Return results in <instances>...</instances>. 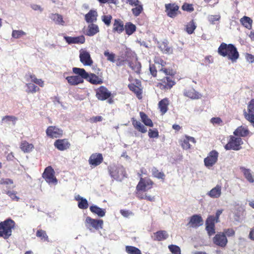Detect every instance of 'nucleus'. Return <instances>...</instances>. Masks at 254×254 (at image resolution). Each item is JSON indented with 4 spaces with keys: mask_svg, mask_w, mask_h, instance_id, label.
<instances>
[{
    "mask_svg": "<svg viewBox=\"0 0 254 254\" xmlns=\"http://www.w3.org/2000/svg\"><path fill=\"white\" fill-rule=\"evenodd\" d=\"M159 71L162 72L165 76L158 80L156 87L165 92L170 90L176 83L175 77L176 71L172 68L166 67L161 68Z\"/></svg>",
    "mask_w": 254,
    "mask_h": 254,
    "instance_id": "1",
    "label": "nucleus"
},
{
    "mask_svg": "<svg viewBox=\"0 0 254 254\" xmlns=\"http://www.w3.org/2000/svg\"><path fill=\"white\" fill-rule=\"evenodd\" d=\"M154 184L153 182L149 178L141 177L136 187L135 195L139 199H145L149 201L155 200L154 196L147 195L145 192L151 189Z\"/></svg>",
    "mask_w": 254,
    "mask_h": 254,
    "instance_id": "2",
    "label": "nucleus"
},
{
    "mask_svg": "<svg viewBox=\"0 0 254 254\" xmlns=\"http://www.w3.org/2000/svg\"><path fill=\"white\" fill-rule=\"evenodd\" d=\"M218 53L223 57H227L232 63L236 62L239 58L237 48L232 44L222 43L218 48Z\"/></svg>",
    "mask_w": 254,
    "mask_h": 254,
    "instance_id": "3",
    "label": "nucleus"
},
{
    "mask_svg": "<svg viewBox=\"0 0 254 254\" xmlns=\"http://www.w3.org/2000/svg\"><path fill=\"white\" fill-rule=\"evenodd\" d=\"M72 71L74 73L81 76L92 84L99 85L103 83V79L101 75L98 76L93 73H89L84 68L73 67Z\"/></svg>",
    "mask_w": 254,
    "mask_h": 254,
    "instance_id": "4",
    "label": "nucleus"
},
{
    "mask_svg": "<svg viewBox=\"0 0 254 254\" xmlns=\"http://www.w3.org/2000/svg\"><path fill=\"white\" fill-rule=\"evenodd\" d=\"M223 212V209L217 210L215 216L209 215L205 221V229L208 235L211 236L215 233V224L219 222V217Z\"/></svg>",
    "mask_w": 254,
    "mask_h": 254,
    "instance_id": "5",
    "label": "nucleus"
},
{
    "mask_svg": "<svg viewBox=\"0 0 254 254\" xmlns=\"http://www.w3.org/2000/svg\"><path fill=\"white\" fill-rule=\"evenodd\" d=\"M16 223L11 218H8L0 222V231L3 238L7 239L12 235V230L15 227Z\"/></svg>",
    "mask_w": 254,
    "mask_h": 254,
    "instance_id": "6",
    "label": "nucleus"
},
{
    "mask_svg": "<svg viewBox=\"0 0 254 254\" xmlns=\"http://www.w3.org/2000/svg\"><path fill=\"white\" fill-rule=\"evenodd\" d=\"M110 176L117 181H122L126 177L127 173L125 168L122 165H112L108 167Z\"/></svg>",
    "mask_w": 254,
    "mask_h": 254,
    "instance_id": "7",
    "label": "nucleus"
},
{
    "mask_svg": "<svg viewBox=\"0 0 254 254\" xmlns=\"http://www.w3.org/2000/svg\"><path fill=\"white\" fill-rule=\"evenodd\" d=\"M243 141L241 137L235 135H230L227 143L224 146L227 150H233L238 151L242 149Z\"/></svg>",
    "mask_w": 254,
    "mask_h": 254,
    "instance_id": "8",
    "label": "nucleus"
},
{
    "mask_svg": "<svg viewBox=\"0 0 254 254\" xmlns=\"http://www.w3.org/2000/svg\"><path fill=\"white\" fill-rule=\"evenodd\" d=\"M85 225L90 230L92 229L99 230L103 228V221L102 219H95L87 216L85 221Z\"/></svg>",
    "mask_w": 254,
    "mask_h": 254,
    "instance_id": "9",
    "label": "nucleus"
},
{
    "mask_svg": "<svg viewBox=\"0 0 254 254\" xmlns=\"http://www.w3.org/2000/svg\"><path fill=\"white\" fill-rule=\"evenodd\" d=\"M42 177L49 184L56 185L58 183V180L55 176V171L51 166L45 168Z\"/></svg>",
    "mask_w": 254,
    "mask_h": 254,
    "instance_id": "10",
    "label": "nucleus"
},
{
    "mask_svg": "<svg viewBox=\"0 0 254 254\" xmlns=\"http://www.w3.org/2000/svg\"><path fill=\"white\" fill-rule=\"evenodd\" d=\"M96 97L100 101L107 100L112 96L111 92L104 86H101L95 90Z\"/></svg>",
    "mask_w": 254,
    "mask_h": 254,
    "instance_id": "11",
    "label": "nucleus"
},
{
    "mask_svg": "<svg viewBox=\"0 0 254 254\" xmlns=\"http://www.w3.org/2000/svg\"><path fill=\"white\" fill-rule=\"evenodd\" d=\"M218 155V152L215 150L210 151L208 154L207 156L204 159L205 166L208 168H210L214 165L217 162Z\"/></svg>",
    "mask_w": 254,
    "mask_h": 254,
    "instance_id": "12",
    "label": "nucleus"
},
{
    "mask_svg": "<svg viewBox=\"0 0 254 254\" xmlns=\"http://www.w3.org/2000/svg\"><path fill=\"white\" fill-rule=\"evenodd\" d=\"M126 2L132 6L131 11L135 16H138L143 10L142 4L139 0H126Z\"/></svg>",
    "mask_w": 254,
    "mask_h": 254,
    "instance_id": "13",
    "label": "nucleus"
},
{
    "mask_svg": "<svg viewBox=\"0 0 254 254\" xmlns=\"http://www.w3.org/2000/svg\"><path fill=\"white\" fill-rule=\"evenodd\" d=\"M165 7L167 15L171 18L175 17L180 13L179 10V6L175 3L165 4Z\"/></svg>",
    "mask_w": 254,
    "mask_h": 254,
    "instance_id": "14",
    "label": "nucleus"
},
{
    "mask_svg": "<svg viewBox=\"0 0 254 254\" xmlns=\"http://www.w3.org/2000/svg\"><path fill=\"white\" fill-rule=\"evenodd\" d=\"M213 242L217 246L224 248L227 244L228 240L224 233L219 232L213 237Z\"/></svg>",
    "mask_w": 254,
    "mask_h": 254,
    "instance_id": "15",
    "label": "nucleus"
},
{
    "mask_svg": "<svg viewBox=\"0 0 254 254\" xmlns=\"http://www.w3.org/2000/svg\"><path fill=\"white\" fill-rule=\"evenodd\" d=\"M46 134L50 138H59L63 134V130L55 126H50L46 129Z\"/></svg>",
    "mask_w": 254,
    "mask_h": 254,
    "instance_id": "16",
    "label": "nucleus"
},
{
    "mask_svg": "<svg viewBox=\"0 0 254 254\" xmlns=\"http://www.w3.org/2000/svg\"><path fill=\"white\" fill-rule=\"evenodd\" d=\"M203 220L200 215L194 214L190 217L187 226L191 228H198L203 225Z\"/></svg>",
    "mask_w": 254,
    "mask_h": 254,
    "instance_id": "17",
    "label": "nucleus"
},
{
    "mask_svg": "<svg viewBox=\"0 0 254 254\" xmlns=\"http://www.w3.org/2000/svg\"><path fill=\"white\" fill-rule=\"evenodd\" d=\"M103 161V157L101 153H95L92 154L88 160L89 164L91 167H96Z\"/></svg>",
    "mask_w": 254,
    "mask_h": 254,
    "instance_id": "18",
    "label": "nucleus"
},
{
    "mask_svg": "<svg viewBox=\"0 0 254 254\" xmlns=\"http://www.w3.org/2000/svg\"><path fill=\"white\" fill-rule=\"evenodd\" d=\"M54 145L60 151L67 150L70 147V143L67 138L58 139L54 142Z\"/></svg>",
    "mask_w": 254,
    "mask_h": 254,
    "instance_id": "19",
    "label": "nucleus"
},
{
    "mask_svg": "<svg viewBox=\"0 0 254 254\" xmlns=\"http://www.w3.org/2000/svg\"><path fill=\"white\" fill-rule=\"evenodd\" d=\"M79 58L80 62L85 65H91L93 63L89 53L86 51H80Z\"/></svg>",
    "mask_w": 254,
    "mask_h": 254,
    "instance_id": "20",
    "label": "nucleus"
},
{
    "mask_svg": "<svg viewBox=\"0 0 254 254\" xmlns=\"http://www.w3.org/2000/svg\"><path fill=\"white\" fill-rule=\"evenodd\" d=\"M64 38L68 44H84L85 42V39L83 35L77 37L65 36Z\"/></svg>",
    "mask_w": 254,
    "mask_h": 254,
    "instance_id": "21",
    "label": "nucleus"
},
{
    "mask_svg": "<svg viewBox=\"0 0 254 254\" xmlns=\"http://www.w3.org/2000/svg\"><path fill=\"white\" fill-rule=\"evenodd\" d=\"M98 15V12L96 9H90L89 12L85 15V20L88 23L95 22L97 20Z\"/></svg>",
    "mask_w": 254,
    "mask_h": 254,
    "instance_id": "22",
    "label": "nucleus"
},
{
    "mask_svg": "<svg viewBox=\"0 0 254 254\" xmlns=\"http://www.w3.org/2000/svg\"><path fill=\"white\" fill-rule=\"evenodd\" d=\"M138 85H135L134 83H130L128 85V87L130 91L133 92L139 99H141L142 98V89L140 88L141 84L139 83H136Z\"/></svg>",
    "mask_w": 254,
    "mask_h": 254,
    "instance_id": "23",
    "label": "nucleus"
},
{
    "mask_svg": "<svg viewBox=\"0 0 254 254\" xmlns=\"http://www.w3.org/2000/svg\"><path fill=\"white\" fill-rule=\"evenodd\" d=\"M129 66L132 70L137 74H139L141 71V63L137 61V58L132 59L131 61L127 60Z\"/></svg>",
    "mask_w": 254,
    "mask_h": 254,
    "instance_id": "24",
    "label": "nucleus"
},
{
    "mask_svg": "<svg viewBox=\"0 0 254 254\" xmlns=\"http://www.w3.org/2000/svg\"><path fill=\"white\" fill-rule=\"evenodd\" d=\"M99 32V28L97 24L93 23H90L85 31V35L88 36H93Z\"/></svg>",
    "mask_w": 254,
    "mask_h": 254,
    "instance_id": "25",
    "label": "nucleus"
},
{
    "mask_svg": "<svg viewBox=\"0 0 254 254\" xmlns=\"http://www.w3.org/2000/svg\"><path fill=\"white\" fill-rule=\"evenodd\" d=\"M124 24L123 21L120 19H115L113 24V31L121 34L124 30Z\"/></svg>",
    "mask_w": 254,
    "mask_h": 254,
    "instance_id": "26",
    "label": "nucleus"
},
{
    "mask_svg": "<svg viewBox=\"0 0 254 254\" xmlns=\"http://www.w3.org/2000/svg\"><path fill=\"white\" fill-rule=\"evenodd\" d=\"M131 121L133 127L138 131L142 133H145L147 132L146 127L139 121L136 120L134 118H132Z\"/></svg>",
    "mask_w": 254,
    "mask_h": 254,
    "instance_id": "27",
    "label": "nucleus"
},
{
    "mask_svg": "<svg viewBox=\"0 0 254 254\" xmlns=\"http://www.w3.org/2000/svg\"><path fill=\"white\" fill-rule=\"evenodd\" d=\"M190 142L195 143L196 141L194 137L186 135L185 138L180 141L182 147L186 150L190 149Z\"/></svg>",
    "mask_w": 254,
    "mask_h": 254,
    "instance_id": "28",
    "label": "nucleus"
},
{
    "mask_svg": "<svg viewBox=\"0 0 254 254\" xmlns=\"http://www.w3.org/2000/svg\"><path fill=\"white\" fill-rule=\"evenodd\" d=\"M27 81L31 80V82L38 85L39 86L43 87L44 86V81L42 79H38L36 75L30 72H28L26 75Z\"/></svg>",
    "mask_w": 254,
    "mask_h": 254,
    "instance_id": "29",
    "label": "nucleus"
},
{
    "mask_svg": "<svg viewBox=\"0 0 254 254\" xmlns=\"http://www.w3.org/2000/svg\"><path fill=\"white\" fill-rule=\"evenodd\" d=\"M207 194L213 198H218L221 195V187L217 185L214 188L208 191Z\"/></svg>",
    "mask_w": 254,
    "mask_h": 254,
    "instance_id": "30",
    "label": "nucleus"
},
{
    "mask_svg": "<svg viewBox=\"0 0 254 254\" xmlns=\"http://www.w3.org/2000/svg\"><path fill=\"white\" fill-rule=\"evenodd\" d=\"M249 130L247 127H244L242 126L238 127L234 131V135L240 137H246L249 134Z\"/></svg>",
    "mask_w": 254,
    "mask_h": 254,
    "instance_id": "31",
    "label": "nucleus"
},
{
    "mask_svg": "<svg viewBox=\"0 0 254 254\" xmlns=\"http://www.w3.org/2000/svg\"><path fill=\"white\" fill-rule=\"evenodd\" d=\"M83 79L84 78H82L80 75L69 76L66 77L68 83L71 85H76L82 83L84 82Z\"/></svg>",
    "mask_w": 254,
    "mask_h": 254,
    "instance_id": "32",
    "label": "nucleus"
},
{
    "mask_svg": "<svg viewBox=\"0 0 254 254\" xmlns=\"http://www.w3.org/2000/svg\"><path fill=\"white\" fill-rule=\"evenodd\" d=\"M169 105V100L167 98H164L159 102L158 107L162 115L167 112Z\"/></svg>",
    "mask_w": 254,
    "mask_h": 254,
    "instance_id": "33",
    "label": "nucleus"
},
{
    "mask_svg": "<svg viewBox=\"0 0 254 254\" xmlns=\"http://www.w3.org/2000/svg\"><path fill=\"white\" fill-rule=\"evenodd\" d=\"M153 240L154 241H162L167 239L169 235L167 231L165 230H160L154 233Z\"/></svg>",
    "mask_w": 254,
    "mask_h": 254,
    "instance_id": "34",
    "label": "nucleus"
},
{
    "mask_svg": "<svg viewBox=\"0 0 254 254\" xmlns=\"http://www.w3.org/2000/svg\"><path fill=\"white\" fill-rule=\"evenodd\" d=\"M240 170L243 172L244 176L248 182L251 183L254 182V178L250 169H247L244 167H241Z\"/></svg>",
    "mask_w": 254,
    "mask_h": 254,
    "instance_id": "35",
    "label": "nucleus"
},
{
    "mask_svg": "<svg viewBox=\"0 0 254 254\" xmlns=\"http://www.w3.org/2000/svg\"><path fill=\"white\" fill-rule=\"evenodd\" d=\"M20 148L24 152H30L34 148V145L32 143H28L27 141H22L20 144Z\"/></svg>",
    "mask_w": 254,
    "mask_h": 254,
    "instance_id": "36",
    "label": "nucleus"
},
{
    "mask_svg": "<svg viewBox=\"0 0 254 254\" xmlns=\"http://www.w3.org/2000/svg\"><path fill=\"white\" fill-rule=\"evenodd\" d=\"M184 95L191 99H198L200 97V94L193 88L185 90Z\"/></svg>",
    "mask_w": 254,
    "mask_h": 254,
    "instance_id": "37",
    "label": "nucleus"
},
{
    "mask_svg": "<svg viewBox=\"0 0 254 254\" xmlns=\"http://www.w3.org/2000/svg\"><path fill=\"white\" fill-rule=\"evenodd\" d=\"M90 210L93 213L97 214L99 217H102L105 215V210L102 209L97 205L91 206Z\"/></svg>",
    "mask_w": 254,
    "mask_h": 254,
    "instance_id": "38",
    "label": "nucleus"
},
{
    "mask_svg": "<svg viewBox=\"0 0 254 254\" xmlns=\"http://www.w3.org/2000/svg\"><path fill=\"white\" fill-rule=\"evenodd\" d=\"M139 115L142 122L145 125L149 127H153V123L152 120L148 118L147 115L145 113L140 112L139 113Z\"/></svg>",
    "mask_w": 254,
    "mask_h": 254,
    "instance_id": "39",
    "label": "nucleus"
},
{
    "mask_svg": "<svg viewBox=\"0 0 254 254\" xmlns=\"http://www.w3.org/2000/svg\"><path fill=\"white\" fill-rule=\"evenodd\" d=\"M136 28L135 25L130 22H127L124 26L126 33L128 35L132 34L136 31Z\"/></svg>",
    "mask_w": 254,
    "mask_h": 254,
    "instance_id": "40",
    "label": "nucleus"
},
{
    "mask_svg": "<svg viewBox=\"0 0 254 254\" xmlns=\"http://www.w3.org/2000/svg\"><path fill=\"white\" fill-rule=\"evenodd\" d=\"M151 173L152 176L153 177L164 181L165 178V175L163 172H160L157 168L155 167H153L151 169Z\"/></svg>",
    "mask_w": 254,
    "mask_h": 254,
    "instance_id": "41",
    "label": "nucleus"
},
{
    "mask_svg": "<svg viewBox=\"0 0 254 254\" xmlns=\"http://www.w3.org/2000/svg\"><path fill=\"white\" fill-rule=\"evenodd\" d=\"M50 18L59 25H64V21L63 20V17L61 14L58 13L52 14Z\"/></svg>",
    "mask_w": 254,
    "mask_h": 254,
    "instance_id": "42",
    "label": "nucleus"
},
{
    "mask_svg": "<svg viewBox=\"0 0 254 254\" xmlns=\"http://www.w3.org/2000/svg\"><path fill=\"white\" fill-rule=\"evenodd\" d=\"M241 24L246 28L250 29L252 27V20L248 16H244L240 19Z\"/></svg>",
    "mask_w": 254,
    "mask_h": 254,
    "instance_id": "43",
    "label": "nucleus"
},
{
    "mask_svg": "<svg viewBox=\"0 0 254 254\" xmlns=\"http://www.w3.org/2000/svg\"><path fill=\"white\" fill-rule=\"evenodd\" d=\"M36 235L39 238L40 240L44 242H49V237L45 231L42 229L38 230L36 232Z\"/></svg>",
    "mask_w": 254,
    "mask_h": 254,
    "instance_id": "44",
    "label": "nucleus"
},
{
    "mask_svg": "<svg viewBox=\"0 0 254 254\" xmlns=\"http://www.w3.org/2000/svg\"><path fill=\"white\" fill-rule=\"evenodd\" d=\"M249 115H254V99H252L248 104V111L244 110V116L246 119V116Z\"/></svg>",
    "mask_w": 254,
    "mask_h": 254,
    "instance_id": "45",
    "label": "nucleus"
},
{
    "mask_svg": "<svg viewBox=\"0 0 254 254\" xmlns=\"http://www.w3.org/2000/svg\"><path fill=\"white\" fill-rule=\"evenodd\" d=\"M76 199L78 201V206L82 209H87L88 207L87 200L83 197L78 196Z\"/></svg>",
    "mask_w": 254,
    "mask_h": 254,
    "instance_id": "46",
    "label": "nucleus"
},
{
    "mask_svg": "<svg viewBox=\"0 0 254 254\" xmlns=\"http://www.w3.org/2000/svg\"><path fill=\"white\" fill-rule=\"evenodd\" d=\"M26 86L27 87L26 90L27 93H35L40 90V89L34 84L28 83L26 84Z\"/></svg>",
    "mask_w": 254,
    "mask_h": 254,
    "instance_id": "47",
    "label": "nucleus"
},
{
    "mask_svg": "<svg viewBox=\"0 0 254 254\" xmlns=\"http://www.w3.org/2000/svg\"><path fill=\"white\" fill-rule=\"evenodd\" d=\"M196 26L193 20H191L190 22L188 23L186 26V31L189 34H191L193 33L194 30L196 29Z\"/></svg>",
    "mask_w": 254,
    "mask_h": 254,
    "instance_id": "48",
    "label": "nucleus"
},
{
    "mask_svg": "<svg viewBox=\"0 0 254 254\" xmlns=\"http://www.w3.org/2000/svg\"><path fill=\"white\" fill-rule=\"evenodd\" d=\"M126 252L128 254H141V251L138 248L131 246L126 247Z\"/></svg>",
    "mask_w": 254,
    "mask_h": 254,
    "instance_id": "49",
    "label": "nucleus"
},
{
    "mask_svg": "<svg viewBox=\"0 0 254 254\" xmlns=\"http://www.w3.org/2000/svg\"><path fill=\"white\" fill-rule=\"evenodd\" d=\"M161 51L164 54H170L173 53V49L167 43L163 42L160 46Z\"/></svg>",
    "mask_w": 254,
    "mask_h": 254,
    "instance_id": "50",
    "label": "nucleus"
},
{
    "mask_svg": "<svg viewBox=\"0 0 254 254\" xmlns=\"http://www.w3.org/2000/svg\"><path fill=\"white\" fill-rule=\"evenodd\" d=\"M104 55L107 61L112 63L115 62L116 55L113 53H110L109 50H106L104 52Z\"/></svg>",
    "mask_w": 254,
    "mask_h": 254,
    "instance_id": "51",
    "label": "nucleus"
},
{
    "mask_svg": "<svg viewBox=\"0 0 254 254\" xmlns=\"http://www.w3.org/2000/svg\"><path fill=\"white\" fill-rule=\"evenodd\" d=\"M170 251L173 254H181V251L180 247L177 245H171L168 246Z\"/></svg>",
    "mask_w": 254,
    "mask_h": 254,
    "instance_id": "52",
    "label": "nucleus"
},
{
    "mask_svg": "<svg viewBox=\"0 0 254 254\" xmlns=\"http://www.w3.org/2000/svg\"><path fill=\"white\" fill-rule=\"evenodd\" d=\"M26 35V33L23 31L14 30L12 32V36L13 38L15 39H18L21 37Z\"/></svg>",
    "mask_w": 254,
    "mask_h": 254,
    "instance_id": "53",
    "label": "nucleus"
},
{
    "mask_svg": "<svg viewBox=\"0 0 254 254\" xmlns=\"http://www.w3.org/2000/svg\"><path fill=\"white\" fill-rule=\"evenodd\" d=\"M148 136L150 138H158L159 137V132L156 128L154 129H149Z\"/></svg>",
    "mask_w": 254,
    "mask_h": 254,
    "instance_id": "54",
    "label": "nucleus"
},
{
    "mask_svg": "<svg viewBox=\"0 0 254 254\" xmlns=\"http://www.w3.org/2000/svg\"><path fill=\"white\" fill-rule=\"evenodd\" d=\"M112 16L111 15H103L102 20L107 25L109 26L111 24Z\"/></svg>",
    "mask_w": 254,
    "mask_h": 254,
    "instance_id": "55",
    "label": "nucleus"
},
{
    "mask_svg": "<svg viewBox=\"0 0 254 254\" xmlns=\"http://www.w3.org/2000/svg\"><path fill=\"white\" fill-rule=\"evenodd\" d=\"M210 122L213 125L222 126L223 125V121L219 117H214L211 118Z\"/></svg>",
    "mask_w": 254,
    "mask_h": 254,
    "instance_id": "56",
    "label": "nucleus"
},
{
    "mask_svg": "<svg viewBox=\"0 0 254 254\" xmlns=\"http://www.w3.org/2000/svg\"><path fill=\"white\" fill-rule=\"evenodd\" d=\"M6 194L13 200L15 201H18L19 198L17 196V192L14 191H8Z\"/></svg>",
    "mask_w": 254,
    "mask_h": 254,
    "instance_id": "57",
    "label": "nucleus"
},
{
    "mask_svg": "<svg viewBox=\"0 0 254 254\" xmlns=\"http://www.w3.org/2000/svg\"><path fill=\"white\" fill-rule=\"evenodd\" d=\"M149 71L151 74L154 77H157V70L154 64H150L149 65Z\"/></svg>",
    "mask_w": 254,
    "mask_h": 254,
    "instance_id": "58",
    "label": "nucleus"
},
{
    "mask_svg": "<svg viewBox=\"0 0 254 254\" xmlns=\"http://www.w3.org/2000/svg\"><path fill=\"white\" fill-rule=\"evenodd\" d=\"M154 61L155 63L160 64L162 66L161 68L165 67L164 66L166 64V62L159 57H156L154 58Z\"/></svg>",
    "mask_w": 254,
    "mask_h": 254,
    "instance_id": "59",
    "label": "nucleus"
},
{
    "mask_svg": "<svg viewBox=\"0 0 254 254\" xmlns=\"http://www.w3.org/2000/svg\"><path fill=\"white\" fill-rule=\"evenodd\" d=\"M182 8L183 9V10L187 11H192L194 9L191 4H189L187 3H184L182 6Z\"/></svg>",
    "mask_w": 254,
    "mask_h": 254,
    "instance_id": "60",
    "label": "nucleus"
},
{
    "mask_svg": "<svg viewBox=\"0 0 254 254\" xmlns=\"http://www.w3.org/2000/svg\"><path fill=\"white\" fill-rule=\"evenodd\" d=\"M17 120V118L13 116H5L3 117L2 121H5V122H9L11 121L12 122H15Z\"/></svg>",
    "mask_w": 254,
    "mask_h": 254,
    "instance_id": "61",
    "label": "nucleus"
},
{
    "mask_svg": "<svg viewBox=\"0 0 254 254\" xmlns=\"http://www.w3.org/2000/svg\"><path fill=\"white\" fill-rule=\"evenodd\" d=\"M223 233L225 234V235H227L228 237H231L235 235V232L232 228H229L227 229H225L224 230Z\"/></svg>",
    "mask_w": 254,
    "mask_h": 254,
    "instance_id": "62",
    "label": "nucleus"
},
{
    "mask_svg": "<svg viewBox=\"0 0 254 254\" xmlns=\"http://www.w3.org/2000/svg\"><path fill=\"white\" fill-rule=\"evenodd\" d=\"M220 19V15H211L209 17V21L211 23L214 24L215 21H218Z\"/></svg>",
    "mask_w": 254,
    "mask_h": 254,
    "instance_id": "63",
    "label": "nucleus"
},
{
    "mask_svg": "<svg viewBox=\"0 0 254 254\" xmlns=\"http://www.w3.org/2000/svg\"><path fill=\"white\" fill-rule=\"evenodd\" d=\"M246 116V119L254 126V115L248 114Z\"/></svg>",
    "mask_w": 254,
    "mask_h": 254,
    "instance_id": "64",
    "label": "nucleus"
}]
</instances>
